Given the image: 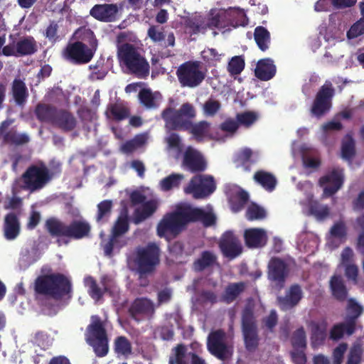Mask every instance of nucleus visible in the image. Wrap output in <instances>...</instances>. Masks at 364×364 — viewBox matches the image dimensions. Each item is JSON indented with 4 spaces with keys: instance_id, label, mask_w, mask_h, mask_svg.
Instances as JSON below:
<instances>
[{
    "instance_id": "obj_23",
    "label": "nucleus",
    "mask_w": 364,
    "mask_h": 364,
    "mask_svg": "<svg viewBox=\"0 0 364 364\" xmlns=\"http://www.w3.org/2000/svg\"><path fill=\"white\" fill-rule=\"evenodd\" d=\"M245 242L250 248L264 247L267 242V235L264 230L261 228H250L245 230Z\"/></svg>"
},
{
    "instance_id": "obj_56",
    "label": "nucleus",
    "mask_w": 364,
    "mask_h": 364,
    "mask_svg": "<svg viewBox=\"0 0 364 364\" xmlns=\"http://www.w3.org/2000/svg\"><path fill=\"white\" fill-rule=\"evenodd\" d=\"M329 284L332 295L338 301H341V274H335L332 276Z\"/></svg>"
},
{
    "instance_id": "obj_7",
    "label": "nucleus",
    "mask_w": 364,
    "mask_h": 364,
    "mask_svg": "<svg viewBox=\"0 0 364 364\" xmlns=\"http://www.w3.org/2000/svg\"><path fill=\"white\" fill-rule=\"evenodd\" d=\"M176 76L181 87H196L205 77L200 62L189 60L182 63L176 70Z\"/></svg>"
},
{
    "instance_id": "obj_29",
    "label": "nucleus",
    "mask_w": 364,
    "mask_h": 364,
    "mask_svg": "<svg viewBox=\"0 0 364 364\" xmlns=\"http://www.w3.org/2000/svg\"><path fill=\"white\" fill-rule=\"evenodd\" d=\"M11 95L16 105L23 107L29 96L26 83L19 78H15L11 83Z\"/></svg>"
},
{
    "instance_id": "obj_17",
    "label": "nucleus",
    "mask_w": 364,
    "mask_h": 364,
    "mask_svg": "<svg viewBox=\"0 0 364 364\" xmlns=\"http://www.w3.org/2000/svg\"><path fill=\"white\" fill-rule=\"evenodd\" d=\"M161 118L165 122L166 127L169 130L186 131L190 126V120L184 118L178 109L171 107L162 111Z\"/></svg>"
},
{
    "instance_id": "obj_31",
    "label": "nucleus",
    "mask_w": 364,
    "mask_h": 364,
    "mask_svg": "<svg viewBox=\"0 0 364 364\" xmlns=\"http://www.w3.org/2000/svg\"><path fill=\"white\" fill-rule=\"evenodd\" d=\"M58 110L53 105L38 103L35 107L34 114L39 122L53 124Z\"/></svg>"
},
{
    "instance_id": "obj_61",
    "label": "nucleus",
    "mask_w": 364,
    "mask_h": 364,
    "mask_svg": "<svg viewBox=\"0 0 364 364\" xmlns=\"http://www.w3.org/2000/svg\"><path fill=\"white\" fill-rule=\"evenodd\" d=\"M278 323V316L275 310H272L269 314L262 318V324L269 331L272 332Z\"/></svg>"
},
{
    "instance_id": "obj_26",
    "label": "nucleus",
    "mask_w": 364,
    "mask_h": 364,
    "mask_svg": "<svg viewBox=\"0 0 364 364\" xmlns=\"http://www.w3.org/2000/svg\"><path fill=\"white\" fill-rule=\"evenodd\" d=\"M154 311L153 302L147 298H136L129 309V315L135 320L139 315H152Z\"/></svg>"
},
{
    "instance_id": "obj_47",
    "label": "nucleus",
    "mask_w": 364,
    "mask_h": 364,
    "mask_svg": "<svg viewBox=\"0 0 364 364\" xmlns=\"http://www.w3.org/2000/svg\"><path fill=\"white\" fill-rule=\"evenodd\" d=\"M112 118L117 122L122 121L129 117L130 111L128 107L122 104H110L107 108Z\"/></svg>"
},
{
    "instance_id": "obj_57",
    "label": "nucleus",
    "mask_w": 364,
    "mask_h": 364,
    "mask_svg": "<svg viewBox=\"0 0 364 364\" xmlns=\"http://www.w3.org/2000/svg\"><path fill=\"white\" fill-rule=\"evenodd\" d=\"M244 68V59L241 56H234L228 63V70L231 75H239Z\"/></svg>"
},
{
    "instance_id": "obj_43",
    "label": "nucleus",
    "mask_w": 364,
    "mask_h": 364,
    "mask_svg": "<svg viewBox=\"0 0 364 364\" xmlns=\"http://www.w3.org/2000/svg\"><path fill=\"white\" fill-rule=\"evenodd\" d=\"M188 355L186 353V347L181 343L178 344L171 350L168 358V364H188Z\"/></svg>"
},
{
    "instance_id": "obj_9",
    "label": "nucleus",
    "mask_w": 364,
    "mask_h": 364,
    "mask_svg": "<svg viewBox=\"0 0 364 364\" xmlns=\"http://www.w3.org/2000/svg\"><path fill=\"white\" fill-rule=\"evenodd\" d=\"M215 189L216 184L213 176L196 175L191 178L184 191L186 193L192 194L196 199H201L210 196Z\"/></svg>"
},
{
    "instance_id": "obj_12",
    "label": "nucleus",
    "mask_w": 364,
    "mask_h": 364,
    "mask_svg": "<svg viewBox=\"0 0 364 364\" xmlns=\"http://www.w3.org/2000/svg\"><path fill=\"white\" fill-rule=\"evenodd\" d=\"M225 339L226 333L222 329L211 331L207 339L208 351L220 360H225L232 355Z\"/></svg>"
},
{
    "instance_id": "obj_53",
    "label": "nucleus",
    "mask_w": 364,
    "mask_h": 364,
    "mask_svg": "<svg viewBox=\"0 0 364 364\" xmlns=\"http://www.w3.org/2000/svg\"><path fill=\"white\" fill-rule=\"evenodd\" d=\"M90 341L97 356L104 357L107 354L109 350L107 337L94 339Z\"/></svg>"
},
{
    "instance_id": "obj_34",
    "label": "nucleus",
    "mask_w": 364,
    "mask_h": 364,
    "mask_svg": "<svg viewBox=\"0 0 364 364\" xmlns=\"http://www.w3.org/2000/svg\"><path fill=\"white\" fill-rule=\"evenodd\" d=\"M328 323L326 319L314 323L311 326V345L316 348L322 345L327 336Z\"/></svg>"
},
{
    "instance_id": "obj_27",
    "label": "nucleus",
    "mask_w": 364,
    "mask_h": 364,
    "mask_svg": "<svg viewBox=\"0 0 364 364\" xmlns=\"http://www.w3.org/2000/svg\"><path fill=\"white\" fill-rule=\"evenodd\" d=\"M277 68L274 61L269 58L259 60L255 69V75L262 81H268L276 74Z\"/></svg>"
},
{
    "instance_id": "obj_22",
    "label": "nucleus",
    "mask_w": 364,
    "mask_h": 364,
    "mask_svg": "<svg viewBox=\"0 0 364 364\" xmlns=\"http://www.w3.org/2000/svg\"><path fill=\"white\" fill-rule=\"evenodd\" d=\"M147 36L154 43L164 48L173 47L175 46V36L173 32L165 33L164 26L152 25L147 31Z\"/></svg>"
},
{
    "instance_id": "obj_46",
    "label": "nucleus",
    "mask_w": 364,
    "mask_h": 364,
    "mask_svg": "<svg viewBox=\"0 0 364 364\" xmlns=\"http://www.w3.org/2000/svg\"><path fill=\"white\" fill-rule=\"evenodd\" d=\"M183 179V174L173 173L160 181L161 188L164 191H168L173 188H178Z\"/></svg>"
},
{
    "instance_id": "obj_51",
    "label": "nucleus",
    "mask_w": 364,
    "mask_h": 364,
    "mask_svg": "<svg viewBox=\"0 0 364 364\" xmlns=\"http://www.w3.org/2000/svg\"><path fill=\"white\" fill-rule=\"evenodd\" d=\"M363 348L360 340L356 341L352 346L346 364H360L362 359Z\"/></svg>"
},
{
    "instance_id": "obj_5",
    "label": "nucleus",
    "mask_w": 364,
    "mask_h": 364,
    "mask_svg": "<svg viewBox=\"0 0 364 364\" xmlns=\"http://www.w3.org/2000/svg\"><path fill=\"white\" fill-rule=\"evenodd\" d=\"M160 248L154 242H149L145 247L136 249L133 262L140 279L155 272L160 263Z\"/></svg>"
},
{
    "instance_id": "obj_4",
    "label": "nucleus",
    "mask_w": 364,
    "mask_h": 364,
    "mask_svg": "<svg viewBox=\"0 0 364 364\" xmlns=\"http://www.w3.org/2000/svg\"><path fill=\"white\" fill-rule=\"evenodd\" d=\"M71 291V282L60 273L41 275L34 282L36 296H46L58 301L69 295Z\"/></svg>"
},
{
    "instance_id": "obj_35",
    "label": "nucleus",
    "mask_w": 364,
    "mask_h": 364,
    "mask_svg": "<svg viewBox=\"0 0 364 364\" xmlns=\"http://www.w3.org/2000/svg\"><path fill=\"white\" fill-rule=\"evenodd\" d=\"M73 38L76 41H81L82 43L87 45L89 48H93L96 52L97 48V40L94 32L89 28L85 26L77 28L74 34Z\"/></svg>"
},
{
    "instance_id": "obj_10",
    "label": "nucleus",
    "mask_w": 364,
    "mask_h": 364,
    "mask_svg": "<svg viewBox=\"0 0 364 364\" xmlns=\"http://www.w3.org/2000/svg\"><path fill=\"white\" fill-rule=\"evenodd\" d=\"M335 90L331 82L326 81L317 92L311 107V115L321 118L328 113L332 106Z\"/></svg>"
},
{
    "instance_id": "obj_52",
    "label": "nucleus",
    "mask_w": 364,
    "mask_h": 364,
    "mask_svg": "<svg viewBox=\"0 0 364 364\" xmlns=\"http://www.w3.org/2000/svg\"><path fill=\"white\" fill-rule=\"evenodd\" d=\"M355 155V141L352 136L347 134L343 141V159L350 161Z\"/></svg>"
},
{
    "instance_id": "obj_49",
    "label": "nucleus",
    "mask_w": 364,
    "mask_h": 364,
    "mask_svg": "<svg viewBox=\"0 0 364 364\" xmlns=\"http://www.w3.org/2000/svg\"><path fill=\"white\" fill-rule=\"evenodd\" d=\"M239 126L249 128L258 119V114L252 111H246L236 114Z\"/></svg>"
},
{
    "instance_id": "obj_44",
    "label": "nucleus",
    "mask_w": 364,
    "mask_h": 364,
    "mask_svg": "<svg viewBox=\"0 0 364 364\" xmlns=\"http://www.w3.org/2000/svg\"><path fill=\"white\" fill-rule=\"evenodd\" d=\"M140 102L147 109H155L159 107V101L156 95L149 89H142L139 93Z\"/></svg>"
},
{
    "instance_id": "obj_16",
    "label": "nucleus",
    "mask_w": 364,
    "mask_h": 364,
    "mask_svg": "<svg viewBox=\"0 0 364 364\" xmlns=\"http://www.w3.org/2000/svg\"><path fill=\"white\" fill-rule=\"evenodd\" d=\"M219 247L223 255L230 259L240 255L242 248L238 237L231 230L225 231L219 241Z\"/></svg>"
},
{
    "instance_id": "obj_50",
    "label": "nucleus",
    "mask_w": 364,
    "mask_h": 364,
    "mask_svg": "<svg viewBox=\"0 0 364 364\" xmlns=\"http://www.w3.org/2000/svg\"><path fill=\"white\" fill-rule=\"evenodd\" d=\"M112 202L109 200H105L97 205V222H107L111 215Z\"/></svg>"
},
{
    "instance_id": "obj_21",
    "label": "nucleus",
    "mask_w": 364,
    "mask_h": 364,
    "mask_svg": "<svg viewBox=\"0 0 364 364\" xmlns=\"http://www.w3.org/2000/svg\"><path fill=\"white\" fill-rule=\"evenodd\" d=\"M303 298V291L298 284L290 286L284 296L277 298L278 304L282 311L293 309L299 304Z\"/></svg>"
},
{
    "instance_id": "obj_33",
    "label": "nucleus",
    "mask_w": 364,
    "mask_h": 364,
    "mask_svg": "<svg viewBox=\"0 0 364 364\" xmlns=\"http://www.w3.org/2000/svg\"><path fill=\"white\" fill-rule=\"evenodd\" d=\"M254 181L268 192H272L277 186L275 176L268 171L259 170L253 176Z\"/></svg>"
},
{
    "instance_id": "obj_62",
    "label": "nucleus",
    "mask_w": 364,
    "mask_h": 364,
    "mask_svg": "<svg viewBox=\"0 0 364 364\" xmlns=\"http://www.w3.org/2000/svg\"><path fill=\"white\" fill-rule=\"evenodd\" d=\"M239 127L237 119L228 118L221 123L220 128L223 132L233 134L237 132Z\"/></svg>"
},
{
    "instance_id": "obj_6",
    "label": "nucleus",
    "mask_w": 364,
    "mask_h": 364,
    "mask_svg": "<svg viewBox=\"0 0 364 364\" xmlns=\"http://www.w3.org/2000/svg\"><path fill=\"white\" fill-rule=\"evenodd\" d=\"M60 172V165L53 172H50L43 163L31 165L22 174L24 188L31 192L41 190L53 178L55 173Z\"/></svg>"
},
{
    "instance_id": "obj_30",
    "label": "nucleus",
    "mask_w": 364,
    "mask_h": 364,
    "mask_svg": "<svg viewBox=\"0 0 364 364\" xmlns=\"http://www.w3.org/2000/svg\"><path fill=\"white\" fill-rule=\"evenodd\" d=\"M76 124V119L73 114L64 109H58L53 125L64 132H70L75 129Z\"/></svg>"
},
{
    "instance_id": "obj_38",
    "label": "nucleus",
    "mask_w": 364,
    "mask_h": 364,
    "mask_svg": "<svg viewBox=\"0 0 364 364\" xmlns=\"http://www.w3.org/2000/svg\"><path fill=\"white\" fill-rule=\"evenodd\" d=\"M254 39L259 50L264 52L269 48L271 35L269 31L262 26H258L254 31Z\"/></svg>"
},
{
    "instance_id": "obj_24",
    "label": "nucleus",
    "mask_w": 364,
    "mask_h": 364,
    "mask_svg": "<svg viewBox=\"0 0 364 364\" xmlns=\"http://www.w3.org/2000/svg\"><path fill=\"white\" fill-rule=\"evenodd\" d=\"M3 230L7 240H14L19 235L21 223L16 213H9L4 216Z\"/></svg>"
},
{
    "instance_id": "obj_8",
    "label": "nucleus",
    "mask_w": 364,
    "mask_h": 364,
    "mask_svg": "<svg viewBox=\"0 0 364 364\" xmlns=\"http://www.w3.org/2000/svg\"><path fill=\"white\" fill-rule=\"evenodd\" d=\"M241 328L246 349L255 351L259 346V338L253 311L249 307L242 311Z\"/></svg>"
},
{
    "instance_id": "obj_37",
    "label": "nucleus",
    "mask_w": 364,
    "mask_h": 364,
    "mask_svg": "<svg viewBox=\"0 0 364 364\" xmlns=\"http://www.w3.org/2000/svg\"><path fill=\"white\" fill-rule=\"evenodd\" d=\"M87 333L91 337L90 341L107 337L104 324L97 315L91 316V323L87 327Z\"/></svg>"
},
{
    "instance_id": "obj_2",
    "label": "nucleus",
    "mask_w": 364,
    "mask_h": 364,
    "mask_svg": "<svg viewBox=\"0 0 364 364\" xmlns=\"http://www.w3.org/2000/svg\"><path fill=\"white\" fill-rule=\"evenodd\" d=\"M44 228L53 238H57L59 245H68L71 240H79L89 236L91 227L84 220H73L67 223L58 218L50 217L44 223Z\"/></svg>"
},
{
    "instance_id": "obj_41",
    "label": "nucleus",
    "mask_w": 364,
    "mask_h": 364,
    "mask_svg": "<svg viewBox=\"0 0 364 364\" xmlns=\"http://www.w3.org/2000/svg\"><path fill=\"white\" fill-rule=\"evenodd\" d=\"M217 260V257L210 251H203L200 257L193 263L194 269L197 272H202L204 269L212 267Z\"/></svg>"
},
{
    "instance_id": "obj_13",
    "label": "nucleus",
    "mask_w": 364,
    "mask_h": 364,
    "mask_svg": "<svg viewBox=\"0 0 364 364\" xmlns=\"http://www.w3.org/2000/svg\"><path fill=\"white\" fill-rule=\"evenodd\" d=\"M181 166L185 171L196 173L205 171L208 163L199 150L188 146L183 153Z\"/></svg>"
},
{
    "instance_id": "obj_58",
    "label": "nucleus",
    "mask_w": 364,
    "mask_h": 364,
    "mask_svg": "<svg viewBox=\"0 0 364 364\" xmlns=\"http://www.w3.org/2000/svg\"><path fill=\"white\" fill-rule=\"evenodd\" d=\"M246 216L249 220H261L265 218L266 213L262 207L252 204L248 207Z\"/></svg>"
},
{
    "instance_id": "obj_64",
    "label": "nucleus",
    "mask_w": 364,
    "mask_h": 364,
    "mask_svg": "<svg viewBox=\"0 0 364 364\" xmlns=\"http://www.w3.org/2000/svg\"><path fill=\"white\" fill-rule=\"evenodd\" d=\"M249 200V194L243 189L238 190L232 196V200L237 203L238 208H243Z\"/></svg>"
},
{
    "instance_id": "obj_54",
    "label": "nucleus",
    "mask_w": 364,
    "mask_h": 364,
    "mask_svg": "<svg viewBox=\"0 0 364 364\" xmlns=\"http://www.w3.org/2000/svg\"><path fill=\"white\" fill-rule=\"evenodd\" d=\"M144 143L145 139L143 136H136L134 139L125 141L122 145L121 150L125 154H131L143 146Z\"/></svg>"
},
{
    "instance_id": "obj_40",
    "label": "nucleus",
    "mask_w": 364,
    "mask_h": 364,
    "mask_svg": "<svg viewBox=\"0 0 364 364\" xmlns=\"http://www.w3.org/2000/svg\"><path fill=\"white\" fill-rule=\"evenodd\" d=\"M210 126V123L206 121H200L195 124L190 121V126L186 131L189 132L197 141L200 142L208 134Z\"/></svg>"
},
{
    "instance_id": "obj_11",
    "label": "nucleus",
    "mask_w": 364,
    "mask_h": 364,
    "mask_svg": "<svg viewBox=\"0 0 364 364\" xmlns=\"http://www.w3.org/2000/svg\"><path fill=\"white\" fill-rule=\"evenodd\" d=\"M95 51L89 48L87 45L81 41L69 43L63 50L65 60L74 65H84L90 63Z\"/></svg>"
},
{
    "instance_id": "obj_36",
    "label": "nucleus",
    "mask_w": 364,
    "mask_h": 364,
    "mask_svg": "<svg viewBox=\"0 0 364 364\" xmlns=\"http://www.w3.org/2000/svg\"><path fill=\"white\" fill-rule=\"evenodd\" d=\"M18 56L31 55L38 50L36 40L32 36L21 38L16 43Z\"/></svg>"
},
{
    "instance_id": "obj_1",
    "label": "nucleus",
    "mask_w": 364,
    "mask_h": 364,
    "mask_svg": "<svg viewBox=\"0 0 364 364\" xmlns=\"http://www.w3.org/2000/svg\"><path fill=\"white\" fill-rule=\"evenodd\" d=\"M216 218L213 213L202 208H194L187 203L176 205L175 210L164 215L157 225V235L160 237H176L189 223L201 222L210 227L215 223Z\"/></svg>"
},
{
    "instance_id": "obj_59",
    "label": "nucleus",
    "mask_w": 364,
    "mask_h": 364,
    "mask_svg": "<svg viewBox=\"0 0 364 364\" xmlns=\"http://www.w3.org/2000/svg\"><path fill=\"white\" fill-rule=\"evenodd\" d=\"M204 21L205 32L208 29L213 30L225 27V25L222 22V16L220 14H217L208 18L204 16Z\"/></svg>"
},
{
    "instance_id": "obj_20",
    "label": "nucleus",
    "mask_w": 364,
    "mask_h": 364,
    "mask_svg": "<svg viewBox=\"0 0 364 364\" xmlns=\"http://www.w3.org/2000/svg\"><path fill=\"white\" fill-rule=\"evenodd\" d=\"M185 34L192 37L205 33L204 16L198 14L183 16L181 22Z\"/></svg>"
},
{
    "instance_id": "obj_32",
    "label": "nucleus",
    "mask_w": 364,
    "mask_h": 364,
    "mask_svg": "<svg viewBox=\"0 0 364 364\" xmlns=\"http://www.w3.org/2000/svg\"><path fill=\"white\" fill-rule=\"evenodd\" d=\"M225 17L229 21V25L234 28L245 26L249 21L245 11L236 7H230L225 12Z\"/></svg>"
},
{
    "instance_id": "obj_15",
    "label": "nucleus",
    "mask_w": 364,
    "mask_h": 364,
    "mask_svg": "<svg viewBox=\"0 0 364 364\" xmlns=\"http://www.w3.org/2000/svg\"><path fill=\"white\" fill-rule=\"evenodd\" d=\"M128 230L129 223L127 218L126 216L119 217L112 229L108 240L103 241L101 243L106 256L111 257L112 255L114 247L118 245L119 237L125 234Z\"/></svg>"
},
{
    "instance_id": "obj_3",
    "label": "nucleus",
    "mask_w": 364,
    "mask_h": 364,
    "mask_svg": "<svg viewBox=\"0 0 364 364\" xmlns=\"http://www.w3.org/2000/svg\"><path fill=\"white\" fill-rule=\"evenodd\" d=\"M117 57L122 68L128 74L138 78L146 79L150 72V65L140 49L129 43H122L118 47Z\"/></svg>"
},
{
    "instance_id": "obj_45",
    "label": "nucleus",
    "mask_w": 364,
    "mask_h": 364,
    "mask_svg": "<svg viewBox=\"0 0 364 364\" xmlns=\"http://www.w3.org/2000/svg\"><path fill=\"white\" fill-rule=\"evenodd\" d=\"M114 350L118 355L128 357L132 353V343L127 337L118 336L114 342Z\"/></svg>"
},
{
    "instance_id": "obj_39",
    "label": "nucleus",
    "mask_w": 364,
    "mask_h": 364,
    "mask_svg": "<svg viewBox=\"0 0 364 364\" xmlns=\"http://www.w3.org/2000/svg\"><path fill=\"white\" fill-rule=\"evenodd\" d=\"M245 287L246 284L243 282L229 284L225 289L223 301L227 304L233 302L245 291Z\"/></svg>"
},
{
    "instance_id": "obj_42",
    "label": "nucleus",
    "mask_w": 364,
    "mask_h": 364,
    "mask_svg": "<svg viewBox=\"0 0 364 364\" xmlns=\"http://www.w3.org/2000/svg\"><path fill=\"white\" fill-rule=\"evenodd\" d=\"M29 141L30 138L27 134H18L16 129H11L4 134L3 143L20 146L28 143Z\"/></svg>"
},
{
    "instance_id": "obj_18",
    "label": "nucleus",
    "mask_w": 364,
    "mask_h": 364,
    "mask_svg": "<svg viewBox=\"0 0 364 364\" xmlns=\"http://www.w3.org/2000/svg\"><path fill=\"white\" fill-rule=\"evenodd\" d=\"M318 184L323 188V197L332 196L341 186V170L333 168L331 172L320 178Z\"/></svg>"
},
{
    "instance_id": "obj_25",
    "label": "nucleus",
    "mask_w": 364,
    "mask_h": 364,
    "mask_svg": "<svg viewBox=\"0 0 364 364\" xmlns=\"http://www.w3.org/2000/svg\"><path fill=\"white\" fill-rule=\"evenodd\" d=\"M108 277L102 276L100 279V285L97 283V281L91 276L87 277L84 279L85 285L88 288V294L95 301L100 300L104 296L105 293L109 290L107 282Z\"/></svg>"
},
{
    "instance_id": "obj_19",
    "label": "nucleus",
    "mask_w": 364,
    "mask_h": 364,
    "mask_svg": "<svg viewBox=\"0 0 364 364\" xmlns=\"http://www.w3.org/2000/svg\"><path fill=\"white\" fill-rule=\"evenodd\" d=\"M119 9L116 4H95L90 9V14L100 21L114 22L117 19Z\"/></svg>"
},
{
    "instance_id": "obj_14",
    "label": "nucleus",
    "mask_w": 364,
    "mask_h": 364,
    "mask_svg": "<svg viewBox=\"0 0 364 364\" xmlns=\"http://www.w3.org/2000/svg\"><path fill=\"white\" fill-rule=\"evenodd\" d=\"M289 274L288 264L279 257H272L267 265V279L279 288L284 287Z\"/></svg>"
},
{
    "instance_id": "obj_48",
    "label": "nucleus",
    "mask_w": 364,
    "mask_h": 364,
    "mask_svg": "<svg viewBox=\"0 0 364 364\" xmlns=\"http://www.w3.org/2000/svg\"><path fill=\"white\" fill-rule=\"evenodd\" d=\"M291 343L294 350L306 348V336L304 327L299 328L293 333Z\"/></svg>"
},
{
    "instance_id": "obj_28",
    "label": "nucleus",
    "mask_w": 364,
    "mask_h": 364,
    "mask_svg": "<svg viewBox=\"0 0 364 364\" xmlns=\"http://www.w3.org/2000/svg\"><path fill=\"white\" fill-rule=\"evenodd\" d=\"M257 160L253 157V151L248 147L242 148L234 154L233 162L237 168H242L245 171H250L252 166Z\"/></svg>"
},
{
    "instance_id": "obj_60",
    "label": "nucleus",
    "mask_w": 364,
    "mask_h": 364,
    "mask_svg": "<svg viewBox=\"0 0 364 364\" xmlns=\"http://www.w3.org/2000/svg\"><path fill=\"white\" fill-rule=\"evenodd\" d=\"M364 33V21L361 18L354 23L347 32V37L353 39Z\"/></svg>"
},
{
    "instance_id": "obj_63",
    "label": "nucleus",
    "mask_w": 364,
    "mask_h": 364,
    "mask_svg": "<svg viewBox=\"0 0 364 364\" xmlns=\"http://www.w3.org/2000/svg\"><path fill=\"white\" fill-rule=\"evenodd\" d=\"M203 109L207 115L214 116L220 109V103L218 100L210 99L205 102Z\"/></svg>"
},
{
    "instance_id": "obj_55",
    "label": "nucleus",
    "mask_w": 364,
    "mask_h": 364,
    "mask_svg": "<svg viewBox=\"0 0 364 364\" xmlns=\"http://www.w3.org/2000/svg\"><path fill=\"white\" fill-rule=\"evenodd\" d=\"M363 308L354 299H349L346 306L347 318L358 319L362 314Z\"/></svg>"
}]
</instances>
